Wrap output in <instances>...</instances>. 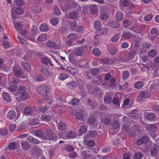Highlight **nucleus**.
<instances>
[{"label":"nucleus","instance_id":"16","mask_svg":"<svg viewBox=\"0 0 159 159\" xmlns=\"http://www.w3.org/2000/svg\"><path fill=\"white\" fill-rule=\"evenodd\" d=\"M13 81L12 82L13 84H17L16 79H12ZM17 87L15 84H13V85H11L10 87L9 88V89L11 91L14 92L16 90Z\"/></svg>","mask_w":159,"mask_h":159},{"label":"nucleus","instance_id":"40","mask_svg":"<svg viewBox=\"0 0 159 159\" xmlns=\"http://www.w3.org/2000/svg\"><path fill=\"white\" fill-rule=\"evenodd\" d=\"M111 99L112 98L108 94V95H106L104 99V102L106 103H108L111 102Z\"/></svg>","mask_w":159,"mask_h":159},{"label":"nucleus","instance_id":"13","mask_svg":"<svg viewBox=\"0 0 159 159\" xmlns=\"http://www.w3.org/2000/svg\"><path fill=\"white\" fill-rule=\"evenodd\" d=\"M66 86L68 89L70 90H73L75 88L76 84L75 81H72L67 83Z\"/></svg>","mask_w":159,"mask_h":159},{"label":"nucleus","instance_id":"26","mask_svg":"<svg viewBox=\"0 0 159 159\" xmlns=\"http://www.w3.org/2000/svg\"><path fill=\"white\" fill-rule=\"evenodd\" d=\"M102 27V25L100 21L98 20H97L94 22V27L97 30H100Z\"/></svg>","mask_w":159,"mask_h":159},{"label":"nucleus","instance_id":"25","mask_svg":"<svg viewBox=\"0 0 159 159\" xmlns=\"http://www.w3.org/2000/svg\"><path fill=\"white\" fill-rule=\"evenodd\" d=\"M47 35L46 34H41L37 38V40L39 41H44L46 40Z\"/></svg>","mask_w":159,"mask_h":159},{"label":"nucleus","instance_id":"45","mask_svg":"<svg viewBox=\"0 0 159 159\" xmlns=\"http://www.w3.org/2000/svg\"><path fill=\"white\" fill-rule=\"evenodd\" d=\"M129 72L128 71H125L122 74V78L124 80H126L129 77Z\"/></svg>","mask_w":159,"mask_h":159},{"label":"nucleus","instance_id":"58","mask_svg":"<svg viewBox=\"0 0 159 159\" xmlns=\"http://www.w3.org/2000/svg\"><path fill=\"white\" fill-rule=\"evenodd\" d=\"M116 48L115 47H111L110 49L109 52L111 54L113 55L116 53Z\"/></svg>","mask_w":159,"mask_h":159},{"label":"nucleus","instance_id":"52","mask_svg":"<svg viewBox=\"0 0 159 159\" xmlns=\"http://www.w3.org/2000/svg\"><path fill=\"white\" fill-rule=\"evenodd\" d=\"M80 102V101L78 99L76 98H73L72 100L71 104L73 105H78Z\"/></svg>","mask_w":159,"mask_h":159},{"label":"nucleus","instance_id":"17","mask_svg":"<svg viewBox=\"0 0 159 159\" xmlns=\"http://www.w3.org/2000/svg\"><path fill=\"white\" fill-rule=\"evenodd\" d=\"M100 18L102 21L105 22L107 20L108 16L106 13L104 12H102L100 15Z\"/></svg>","mask_w":159,"mask_h":159},{"label":"nucleus","instance_id":"51","mask_svg":"<svg viewBox=\"0 0 159 159\" xmlns=\"http://www.w3.org/2000/svg\"><path fill=\"white\" fill-rule=\"evenodd\" d=\"M99 72V69L97 68L92 69L91 70V73L93 75H95L98 74Z\"/></svg>","mask_w":159,"mask_h":159},{"label":"nucleus","instance_id":"46","mask_svg":"<svg viewBox=\"0 0 159 159\" xmlns=\"http://www.w3.org/2000/svg\"><path fill=\"white\" fill-rule=\"evenodd\" d=\"M143 156V155L140 152L135 153L134 155L135 159H141Z\"/></svg>","mask_w":159,"mask_h":159},{"label":"nucleus","instance_id":"11","mask_svg":"<svg viewBox=\"0 0 159 159\" xmlns=\"http://www.w3.org/2000/svg\"><path fill=\"white\" fill-rule=\"evenodd\" d=\"M21 146L22 148L25 150L29 149L30 147V145L27 142L22 141L21 142Z\"/></svg>","mask_w":159,"mask_h":159},{"label":"nucleus","instance_id":"55","mask_svg":"<svg viewBox=\"0 0 159 159\" xmlns=\"http://www.w3.org/2000/svg\"><path fill=\"white\" fill-rule=\"evenodd\" d=\"M65 149L68 152H71L73 151L74 149L71 146L68 145L65 147Z\"/></svg>","mask_w":159,"mask_h":159},{"label":"nucleus","instance_id":"8","mask_svg":"<svg viewBox=\"0 0 159 159\" xmlns=\"http://www.w3.org/2000/svg\"><path fill=\"white\" fill-rule=\"evenodd\" d=\"M98 11L96 6L92 5L90 7V13L92 16H96Z\"/></svg>","mask_w":159,"mask_h":159},{"label":"nucleus","instance_id":"4","mask_svg":"<svg viewBox=\"0 0 159 159\" xmlns=\"http://www.w3.org/2000/svg\"><path fill=\"white\" fill-rule=\"evenodd\" d=\"M78 37V34L75 33H72L69 34L67 38L69 40V42H66V43L69 46H70L72 45V42L73 41L77 40Z\"/></svg>","mask_w":159,"mask_h":159},{"label":"nucleus","instance_id":"5","mask_svg":"<svg viewBox=\"0 0 159 159\" xmlns=\"http://www.w3.org/2000/svg\"><path fill=\"white\" fill-rule=\"evenodd\" d=\"M39 70L43 74L48 77H51L52 76V73L48 71L47 68L43 65L39 66Z\"/></svg>","mask_w":159,"mask_h":159},{"label":"nucleus","instance_id":"27","mask_svg":"<svg viewBox=\"0 0 159 159\" xmlns=\"http://www.w3.org/2000/svg\"><path fill=\"white\" fill-rule=\"evenodd\" d=\"M141 139H142V140L143 142H141V143H139V140H137L136 142L137 144L139 145H141L143 143H146V142L148 141V138L147 136H144L143 137L141 138Z\"/></svg>","mask_w":159,"mask_h":159},{"label":"nucleus","instance_id":"1","mask_svg":"<svg viewBox=\"0 0 159 159\" xmlns=\"http://www.w3.org/2000/svg\"><path fill=\"white\" fill-rule=\"evenodd\" d=\"M18 91L22 99L25 100L28 98V94L26 91V88L25 87L20 86L18 88Z\"/></svg>","mask_w":159,"mask_h":159},{"label":"nucleus","instance_id":"56","mask_svg":"<svg viewBox=\"0 0 159 159\" xmlns=\"http://www.w3.org/2000/svg\"><path fill=\"white\" fill-rule=\"evenodd\" d=\"M70 26L72 30L75 31V30L77 28L78 26L75 22H73L71 24Z\"/></svg>","mask_w":159,"mask_h":159},{"label":"nucleus","instance_id":"24","mask_svg":"<svg viewBox=\"0 0 159 159\" xmlns=\"http://www.w3.org/2000/svg\"><path fill=\"white\" fill-rule=\"evenodd\" d=\"M38 30V28L36 26H33L32 27L30 31V34L32 36H34L37 33Z\"/></svg>","mask_w":159,"mask_h":159},{"label":"nucleus","instance_id":"57","mask_svg":"<svg viewBox=\"0 0 159 159\" xmlns=\"http://www.w3.org/2000/svg\"><path fill=\"white\" fill-rule=\"evenodd\" d=\"M156 54V52L154 50H151L149 52V55L150 56L153 57Z\"/></svg>","mask_w":159,"mask_h":159},{"label":"nucleus","instance_id":"19","mask_svg":"<svg viewBox=\"0 0 159 159\" xmlns=\"http://www.w3.org/2000/svg\"><path fill=\"white\" fill-rule=\"evenodd\" d=\"M146 118L149 120H152L155 118V114L152 112H150L146 115Z\"/></svg>","mask_w":159,"mask_h":159},{"label":"nucleus","instance_id":"63","mask_svg":"<svg viewBox=\"0 0 159 159\" xmlns=\"http://www.w3.org/2000/svg\"><path fill=\"white\" fill-rule=\"evenodd\" d=\"M54 13L56 15H59L61 14V11L59 8L56 7L54 11Z\"/></svg>","mask_w":159,"mask_h":159},{"label":"nucleus","instance_id":"28","mask_svg":"<svg viewBox=\"0 0 159 159\" xmlns=\"http://www.w3.org/2000/svg\"><path fill=\"white\" fill-rule=\"evenodd\" d=\"M28 139L30 142L35 143L36 144H39V142L37 139L34 138L32 136H30L28 137Z\"/></svg>","mask_w":159,"mask_h":159},{"label":"nucleus","instance_id":"64","mask_svg":"<svg viewBox=\"0 0 159 159\" xmlns=\"http://www.w3.org/2000/svg\"><path fill=\"white\" fill-rule=\"evenodd\" d=\"M123 159H131V155L128 153H126L123 155Z\"/></svg>","mask_w":159,"mask_h":159},{"label":"nucleus","instance_id":"3","mask_svg":"<svg viewBox=\"0 0 159 159\" xmlns=\"http://www.w3.org/2000/svg\"><path fill=\"white\" fill-rule=\"evenodd\" d=\"M37 90L39 93L43 96L46 95L49 92V87L47 85H42L37 88Z\"/></svg>","mask_w":159,"mask_h":159},{"label":"nucleus","instance_id":"35","mask_svg":"<svg viewBox=\"0 0 159 159\" xmlns=\"http://www.w3.org/2000/svg\"><path fill=\"white\" fill-rule=\"evenodd\" d=\"M8 133V130L5 128L0 129V134L2 135H5Z\"/></svg>","mask_w":159,"mask_h":159},{"label":"nucleus","instance_id":"49","mask_svg":"<svg viewBox=\"0 0 159 159\" xmlns=\"http://www.w3.org/2000/svg\"><path fill=\"white\" fill-rule=\"evenodd\" d=\"M8 147L11 150H14L16 147V144L15 143L13 142L10 143L8 146Z\"/></svg>","mask_w":159,"mask_h":159},{"label":"nucleus","instance_id":"42","mask_svg":"<svg viewBox=\"0 0 159 159\" xmlns=\"http://www.w3.org/2000/svg\"><path fill=\"white\" fill-rule=\"evenodd\" d=\"M68 76V75L66 74L62 73L59 76V79L61 80H63L67 78Z\"/></svg>","mask_w":159,"mask_h":159},{"label":"nucleus","instance_id":"12","mask_svg":"<svg viewBox=\"0 0 159 159\" xmlns=\"http://www.w3.org/2000/svg\"><path fill=\"white\" fill-rule=\"evenodd\" d=\"M157 125H153L151 126L150 129V134L151 136L153 138L155 137L157 134L155 133L157 131Z\"/></svg>","mask_w":159,"mask_h":159},{"label":"nucleus","instance_id":"20","mask_svg":"<svg viewBox=\"0 0 159 159\" xmlns=\"http://www.w3.org/2000/svg\"><path fill=\"white\" fill-rule=\"evenodd\" d=\"M49 28L48 25L45 23L41 24L39 27L40 31L43 32L47 31L48 30Z\"/></svg>","mask_w":159,"mask_h":159},{"label":"nucleus","instance_id":"61","mask_svg":"<svg viewBox=\"0 0 159 159\" xmlns=\"http://www.w3.org/2000/svg\"><path fill=\"white\" fill-rule=\"evenodd\" d=\"M42 62L44 64H48L50 62V60L48 58L45 57L42 59Z\"/></svg>","mask_w":159,"mask_h":159},{"label":"nucleus","instance_id":"32","mask_svg":"<svg viewBox=\"0 0 159 159\" xmlns=\"http://www.w3.org/2000/svg\"><path fill=\"white\" fill-rule=\"evenodd\" d=\"M93 52L94 55L99 56L101 54V51L98 48H94L93 50Z\"/></svg>","mask_w":159,"mask_h":159},{"label":"nucleus","instance_id":"54","mask_svg":"<svg viewBox=\"0 0 159 159\" xmlns=\"http://www.w3.org/2000/svg\"><path fill=\"white\" fill-rule=\"evenodd\" d=\"M70 4H72L71 6H67L66 7V8L64 9H68L70 8H73L75 7L77 5V3L74 2H70Z\"/></svg>","mask_w":159,"mask_h":159},{"label":"nucleus","instance_id":"15","mask_svg":"<svg viewBox=\"0 0 159 159\" xmlns=\"http://www.w3.org/2000/svg\"><path fill=\"white\" fill-rule=\"evenodd\" d=\"M2 98L3 100L6 102H10L11 100V98L9 94L6 92L2 94Z\"/></svg>","mask_w":159,"mask_h":159},{"label":"nucleus","instance_id":"48","mask_svg":"<svg viewBox=\"0 0 159 159\" xmlns=\"http://www.w3.org/2000/svg\"><path fill=\"white\" fill-rule=\"evenodd\" d=\"M87 130V128L85 126L81 127L79 129V132L81 134H83L86 132Z\"/></svg>","mask_w":159,"mask_h":159},{"label":"nucleus","instance_id":"60","mask_svg":"<svg viewBox=\"0 0 159 159\" xmlns=\"http://www.w3.org/2000/svg\"><path fill=\"white\" fill-rule=\"evenodd\" d=\"M16 12L18 15H21L23 13V11L22 8L17 7L16 8Z\"/></svg>","mask_w":159,"mask_h":159},{"label":"nucleus","instance_id":"36","mask_svg":"<svg viewBox=\"0 0 159 159\" xmlns=\"http://www.w3.org/2000/svg\"><path fill=\"white\" fill-rule=\"evenodd\" d=\"M78 14L75 12L70 13L69 14L70 18L72 19H76L78 17Z\"/></svg>","mask_w":159,"mask_h":159},{"label":"nucleus","instance_id":"30","mask_svg":"<svg viewBox=\"0 0 159 159\" xmlns=\"http://www.w3.org/2000/svg\"><path fill=\"white\" fill-rule=\"evenodd\" d=\"M143 83L141 81H139L134 84V87L136 89H139L143 86Z\"/></svg>","mask_w":159,"mask_h":159},{"label":"nucleus","instance_id":"62","mask_svg":"<svg viewBox=\"0 0 159 159\" xmlns=\"http://www.w3.org/2000/svg\"><path fill=\"white\" fill-rule=\"evenodd\" d=\"M122 36L125 38L128 39L131 38V35L129 32H125L123 35Z\"/></svg>","mask_w":159,"mask_h":159},{"label":"nucleus","instance_id":"34","mask_svg":"<svg viewBox=\"0 0 159 159\" xmlns=\"http://www.w3.org/2000/svg\"><path fill=\"white\" fill-rule=\"evenodd\" d=\"M120 36V35L119 34H116L112 37L111 38V41L113 42H116L119 39Z\"/></svg>","mask_w":159,"mask_h":159},{"label":"nucleus","instance_id":"43","mask_svg":"<svg viewBox=\"0 0 159 159\" xmlns=\"http://www.w3.org/2000/svg\"><path fill=\"white\" fill-rule=\"evenodd\" d=\"M153 17V16L151 14H148L146 15L144 17V19L146 21H148L151 20Z\"/></svg>","mask_w":159,"mask_h":159},{"label":"nucleus","instance_id":"39","mask_svg":"<svg viewBox=\"0 0 159 159\" xmlns=\"http://www.w3.org/2000/svg\"><path fill=\"white\" fill-rule=\"evenodd\" d=\"M17 40L23 45H24L26 43V41L24 39L21 38L20 36H18L17 37Z\"/></svg>","mask_w":159,"mask_h":159},{"label":"nucleus","instance_id":"33","mask_svg":"<svg viewBox=\"0 0 159 159\" xmlns=\"http://www.w3.org/2000/svg\"><path fill=\"white\" fill-rule=\"evenodd\" d=\"M59 22V19L57 18H53L50 20V23L53 25H55Z\"/></svg>","mask_w":159,"mask_h":159},{"label":"nucleus","instance_id":"47","mask_svg":"<svg viewBox=\"0 0 159 159\" xmlns=\"http://www.w3.org/2000/svg\"><path fill=\"white\" fill-rule=\"evenodd\" d=\"M43 134V132L40 130H37L34 133V135L38 137H42Z\"/></svg>","mask_w":159,"mask_h":159},{"label":"nucleus","instance_id":"38","mask_svg":"<svg viewBox=\"0 0 159 159\" xmlns=\"http://www.w3.org/2000/svg\"><path fill=\"white\" fill-rule=\"evenodd\" d=\"M51 117L49 116L43 115L41 117V119L43 120L49 121L51 120Z\"/></svg>","mask_w":159,"mask_h":159},{"label":"nucleus","instance_id":"59","mask_svg":"<svg viewBox=\"0 0 159 159\" xmlns=\"http://www.w3.org/2000/svg\"><path fill=\"white\" fill-rule=\"evenodd\" d=\"M31 57V52L29 51L27 54L25 55L24 57V59L25 60H27Z\"/></svg>","mask_w":159,"mask_h":159},{"label":"nucleus","instance_id":"41","mask_svg":"<svg viewBox=\"0 0 159 159\" xmlns=\"http://www.w3.org/2000/svg\"><path fill=\"white\" fill-rule=\"evenodd\" d=\"M137 112V111L135 110H133L131 112L128 113L127 115L131 118L135 119V113Z\"/></svg>","mask_w":159,"mask_h":159},{"label":"nucleus","instance_id":"37","mask_svg":"<svg viewBox=\"0 0 159 159\" xmlns=\"http://www.w3.org/2000/svg\"><path fill=\"white\" fill-rule=\"evenodd\" d=\"M151 154L152 157H154L158 153V149L156 148H152L150 150Z\"/></svg>","mask_w":159,"mask_h":159},{"label":"nucleus","instance_id":"44","mask_svg":"<svg viewBox=\"0 0 159 159\" xmlns=\"http://www.w3.org/2000/svg\"><path fill=\"white\" fill-rule=\"evenodd\" d=\"M24 2L22 0H16L14 2V5H16L18 6H22L24 5Z\"/></svg>","mask_w":159,"mask_h":159},{"label":"nucleus","instance_id":"10","mask_svg":"<svg viewBox=\"0 0 159 159\" xmlns=\"http://www.w3.org/2000/svg\"><path fill=\"white\" fill-rule=\"evenodd\" d=\"M16 116V113L15 111L11 110L9 111L7 113V117L10 119L15 118Z\"/></svg>","mask_w":159,"mask_h":159},{"label":"nucleus","instance_id":"29","mask_svg":"<svg viewBox=\"0 0 159 159\" xmlns=\"http://www.w3.org/2000/svg\"><path fill=\"white\" fill-rule=\"evenodd\" d=\"M58 128L59 130L64 131L66 129V126L63 123L60 122L58 124Z\"/></svg>","mask_w":159,"mask_h":159},{"label":"nucleus","instance_id":"21","mask_svg":"<svg viewBox=\"0 0 159 159\" xmlns=\"http://www.w3.org/2000/svg\"><path fill=\"white\" fill-rule=\"evenodd\" d=\"M67 70L70 72L71 74L74 75L78 72L77 70L75 68H71V67H68L66 68Z\"/></svg>","mask_w":159,"mask_h":159},{"label":"nucleus","instance_id":"2","mask_svg":"<svg viewBox=\"0 0 159 159\" xmlns=\"http://www.w3.org/2000/svg\"><path fill=\"white\" fill-rule=\"evenodd\" d=\"M135 54V51H133L130 52L129 55L133 54V55L131 56H130L129 57H128L129 55L126 53H122L120 57V61L122 62L128 61L129 59H132Z\"/></svg>","mask_w":159,"mask_h":159},{"label":"nucleus","instance_id":"18","mask_svg":"<svg viewBox=\"0 0 159 159\" xmlns=\"http://www.w3.org/2000/svg\"><path fill=\"white\" fill-rule=\"evenodd\" d=\"M16 66H13V70L14 72L15 75L17 77H20L22 75V71L20 70H15Z\"/></svg>","mask_w":159,"mask_h":159},{"label":"nucleus","instance_id":"9","mask_svg":"<svg viewBox=\"0 0 159 159\" xmlns=\"http://www.w3.org/2000/svg\"><path fill=\"white\" fill-rule=\"evenodd\" d=\"M21 66L27 71L30 72L31 70V66L30 64L26 61H23L22 62Z\"/></svg>","mask_w":159,"mask_h":159},{"label":"nucleus","instance_id":"50","mask_svg":"<svg viewBox=\"0 0 159 159\" xmlns=\"http://www.w3.org/2000/svg\"><path fill=\"white\" fill-rule=\"evenodd\" d=\"M75 133L73 131L69 132L67 134L68 137L71 138H74L75 137Z\"/></svg>","mask_w":159,"mask_h":159},{"label":"nucleus","instance_id":"53","mask_svg":"<svg viewBox=\"0 0 159 159\" xmlns=\"http://www.w3.org/2000/svg\"><path fill=\"white\" fill-rule=\"evenodd\" d=\"M83 117V115L80 112H77L76 113L75 117L76 119L78 120L81 119Z\"/></svg>","mask_w":159,"mask_h":159},{"label":"nucleus","instance_id":"23","mask_svg":"<svg viewBox=\"0 0 159 159\" xmlns=\"http://www.w3.org/2000/svg\"><path fill=\"white\" fill-rule=\"evenodd\" d=\"M14 25L15 28L18 31L21 29L23 26V25L19 22L15 23Z\"/></svg>","mask_w":159,"mask_h":159},{"label":"nucleus","instance_id":"6","mask_svg":"<svg viewBox=\"0 0 159 159\" xmlns=\"http://www.w3.org/2000/svg\"><path fill=\"white\" fill-rule=\"evenodd\" d=\"M24 113L26 115L35 116L37 115L38 112L36 109H32L30 107H27L25 109Z\"/></svg>","mask_w":159,"mask_h":159},{"label":"nucleus","instance_id":"31","mask_svg":"<svg viewBox=\"0 0 159 159\" xmlns=\"http://www.w3.org/2000/svg\"><path fill=\"white\" fill-rule=\"evenodd\" d=\"M83 53V51L81 48H78L75 49V54L78 56H81Z\"/></svg>","mask_w":159,"mask_h":159},{"label":"nucleus","instance_id":"22","mask_svg":"<svg viewBox=\"0 0 159 159\" xmlns=\"http://www.w3.org/2000/svg\"><path fill=\"white\" fill-rule=\"evenodd\" d=\"M46 44L50 48H57L56 46V43L52 41H48L46 42Z\"/></svg>","mask_w":159,"mask_h":159},{"label":"nucleus","instance_id":"14","mask_svg":"<svg viewBox=\"0 0 159 159\" xmlns=\"http://www.w3.org/2000/svg\"><path fill=\"white\" fill-rule=\"evenodd\" d=\"M124 15L122 13L119 11L117 12L115 15V18L117 21H120L123 19Z\"/></svg>","mask_w":159,"mask_h":159},{"label":"nucleus","instance_id":"7","mask_svg":"<svg viewBox=\"0 0 159 159\" xmlns=\"http://www.w3.org/2000/svg\"><path fill=\"white\" fill-rule=\"evenodd\" d=\"M150 97V94L148 92L144 91L142 92L139 96L137 98V100L139 102H140L142 98H148Z\"/></svg>","mask_w":159,"mask_h":159}]
</instances>
